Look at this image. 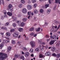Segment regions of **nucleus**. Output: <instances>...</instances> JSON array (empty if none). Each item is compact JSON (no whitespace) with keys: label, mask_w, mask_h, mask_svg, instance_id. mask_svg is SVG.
Segmentation results:
<instances>
[{"label":"nucleus","mask_w":60,"mask_h":60,"mask_svg":"<svg viewBox=\"0 0 60 60\" xmlns=\"http://www.w3.org/2000/svg\"><path fill=\"white\" fill-rule=\"evenodd\" d=\"M36 1V0H32V2L33 3H35Z\"/></svg>","instance_id":"42"},{"label":"nucleus","mask_w":60,"mask_h":60,"mask_svg":"<svg viewBox=\"0 0 60 60\" xmlns=\"http://www.w3.org/2000/svg\"><path fill=\"white\" fill-rule=\"evenodd\" d=\"M20 58L21 59H22L23 60H25V58H24V56H20Z\"/></svg>","instance_id":"20"},{"label":"nucleus","mask_w":60,"mask_h":60,"mask_svg":"<svg viewBox=\"0 0 60 60\" xmlns=\"http://www.w3.org/2000/svg\"><path fill=\"white\" fill-rule=\"evenodd\" d=\"M4 14H6V11H4Z\"/></svg>","instance_id":"59"},{"label":"nucleus","mask_w":60,"mask_h":60,"mask_svg":"<svg viewBox=\"0 0 60 60\" xmlns=\"http://www.w3.org/2000/svg\"><path fill=\"white\" fill-rule=\"evenodd\" d=\"M39 56L40 58H41V57H43V56L42 55V54H40L39 55Z\"/></svg>","instance_id":"34"},{"label":"nucleus","mask_w":60,"mask_h":60,"mask_svg":"<svg viewBox=\"0 0 60 60\" xmlns=\"http://www.w3.org/2000/svg\"><path fill=\"white\" fill-rule=\"evenodd\" d=\"M14 57H15V58H18L19 57V55L17 54H15V55Z\"/></svg>","instance_id":"25"},{"label":"nucleus","mask_w":60,"mask_h":60,"mask_svg":"<svg viewBox=\"0 0 60 60\" xmlns=\"http://www.w3.org/2000/svg\"><path fill=\"white\" fill-rule=\"evenodd\" d=\"M49 4H46L45 5V8H47V7H49Z\"/></svg>","instance_id":"39"},{"label":"nucleus","mask_w":60,"mask_h":60,"mask_svg":"<svg viewBox=\"0 0 60 60\" xmlns=\"http://www.w3.org/2000/svg\"><path fill=\"white\" fill-rule=\"evenodd\" d=\"M45 55L46 56H50L51 55V53L49 52H46L45 53Z\"/></svg>","instance_id":"6"},{"label":"nucleus","mask_w":60,"mask_h":60,"mask_svg":"<svg viewBox=\"0 0 60 60\" xmlns=\"http://www.w3.org/2000/svg\"><path fill=\"white\" fill-rule=\"evenodd\" d=\"M23 50H26L27 49L25 47H23Z\"/></svg>","instance_id":"45"},{"label":"nucleus","mask_w":60,"mask_h":60,"mask_svg":"<svg viewBox=\"0 0 60 60\" xmlns=\"http://www.w3.org/2000/svg\"><path fill=\"white\" fill-rule=\"evenodd\" d=\"M11 47L9 46L8 48V51H10V50H11Z\"/></svg>","instance_id":"18"},{"label":"nucleus","mask_w":60,"mask_h":60,"mask_svg":"<svg viewBox=\"0 0 60 60\" xmlns=\"http://www.w3.org/2000/svg\"><path fill=\"white\" fill-rule=\"evenodd\" d=\"M4 17H5V18H7V15H4Z\"/></svg>","instance_id":"48"},{"label":"nucleus","mask_w":60,"mask_h":60,"mask_svg":"<svg viewBox=\"0 0 60 60\" xmlns=\"http://www.w3.org/2000/svg\"><path fill=\"white\" fill-rule=\"evenodd\" d=\"M13 7L12 5L11 4H9L8 5V7L9 9H11Z\"/></svg>","instance_id":"10"},{"label":"nucleus","mask_w":60,"mask_h":60,"mask_svg":"<svg viewBox=\"0 0 60 60\" xmlns=\"http://www.w3.org/2000/svg\"><path fill=\"white\" fill-rule=\"evenodd\" d=\"M51 0H49V3L50 4H51Z\"/></svg>","instance_id":"51"},{"label":"nucleus","mask_w":60,"mask_h":60,"mask_svg":"<svg viewBox=\"0 0 60 60\" xmlns=\"http://www.w3.org/2000/svg\"><path fill=\"white\" fill-rule=\"evenodd\" d=\"M11 42L12 44H15L16 43V42H15V41L14 40L12 41Z\"/></svg>","instance_id":"30"},{"label":"nucleus","mask_w":60,"mask_h":60,"mask_svg":"<svg viewBox=\"0 0 60 60\" xmlns=\"http://www.w3.org/2000/svg\"><path fill=\"white\" fill-rule=\"evenodd\" d=\"M39 48L40 49H43V46H41V45H40L39 46Z\"/></svg>","instance_id":"44"},{"label":"nucleus","mask_w":60,"mask_h":60,"mask_svg":"<svg viewBox=\"0 0 60 60\" xmlns=\"http://www.w3.org/2000/svg\"><path fill=\"white\" fill-rule=\"evenodd\" d=\"M23 29L22 28H20L19 29V31L20 32H22Z\"/></svg>","instance_id":"13"},{"label":"nucleus","mask_w":60,"mask_h":60,"mask_svg":"<svg viewBox=\"0 0 60 60\" xmlns=\"http://www.w3.org/2000/svg\"><path fill=\"white\" fill-rule=\"evenodd\" d=\"M52 38L53 39H56V36H53L52 37Z\"/></svg>","instance_id":"23"},{"label":"nucleus","mask_w":60,"mask_h":60,"mask_svg":"<svg viewBox=\"0 0 60 60\" xmlns=\"http://www.w3.org/2000/svg\"><path fill=\"white\" fill-rule=\"evenodd\" d=\"M30 53L33 52H34V49H31L30 50Z\"/></svg>","instance_id":"22"},{"label":"nucleus","mask_w":60,"mask_h":60,"mask_svg":"<svg viewBox=\"0 0 60 60\" xmlns=\"http://www.w3.org/2000/svg\"><path fill=\"white\" fill-rule=\"evenodd\" d=\"M22 12L23 13H26V12H27V10L25 8H24L22 10Z\"/></svg>","instance_id":"5"},{"label":"nucleus","mask_w":60,"mask_h":60,"mask_svg":"<svg viewBox=\"0 0 60 60\" xmlns=\"http://www.w3.org/2000/svg\"><path fill=\"white\" fill-rule=\"evenodd\" d=\"M4 19V17L3 16H1V19Z\"/></svg>","instance_id":"52"},{"label":"nucleus","mask_w":60,"mask_h":60,"mask_svg":"<svg viewBox=\"0 0 60 60\" xmlns=\"http://www.w3.org/2000/svg\"><path fill=\"white\" fill-rule=\"evenodd\" d=\"M35 51L37 52H38L39 51V49L38 48H36L35 49Z\"/></svg>","instance_id":"41"},{"label":"nucleus","mask_w":60,"mask_h":60,"mask_svg":"<svg viewBox=\"0 0 60 60\" xmlns=\"http://www.w3.org/2000/svg\"><path fill=\"white\" fill-rule=\"evenodd\" d=\"M37 6V4H35L34 5V8H35Z\"/></svg>","instance_id":"43"},{"label":"nucleus","mask_w":60,"mask_h":60,"mask_svg":"<svg viewBox=\"0 0 60 60\" xmlns=\"http://www.w3.org/2000/svg\"><path fill=\"white\" fill-rule=\"evenodd\" d=\"M28 3L29 4H30V3H31V1H30V0H29L28 1Z\"/></svg>","instance_id":"50"},{"label":"nucleus","mask_w":60,"mask_h":60,"mask_svg":"<svg viewBox=\"0 0 60 60\" xmlns=\"http://www.w3.org/2000/svg\"><path fill=\"white\" fill-rule=\"evenodd\" d=\"M34 30V28H30V31H33Z\"/></svg>","instance_id":"32"},{"label":"nucleus","mask_w":60,"mask_h":60,"mask_svg":"<svg viewBox=\"0 0 60 60\" xmlns=\"http://www.w3.org/2000/svg\"><path fill=\"white\" fill-rule=\"evenodd\" d=\"M56 3H59V4H60V0H56Z\"/></svg>","instance_id":"14"},{"label":"nucleus","mask_w":60,"mask_h":60,"mask_svg":"<svg viewBox=\"0 0 60 60\" xmlns=\"http://www.w3.org/2000/svg\"><path fill=\"white\" fill-rule=\"evenodd\" d=\"M57 30H55L53 31V32H54V33H56V32H57Z\"/></svg>","instance_id":"56"},{"label":"nucleus","mask_w":60,"mask_h":60,"mask_svg":"<svg viewBox=\"0 0 60 60\" xmlns=\"http://www.w3.org/2000/svg\"><path fill=\"white\" fill-rule=\"evenodd\" d=\"M55 49H55V48L54 47H53L51 49V50H52V51L53 52L55 50Z\"/></svg>","instance_id":"17"},{"label":"nucleus","mask_w":60,"mask_h":60,"mask_svg":"<svg viewBox=\"0 0 60 60\" xmlns=\"http://www.w3.org/2000/svg\"><path fill=\"white\" fill-rule=\"evenodd\" d=\"M40 29H41V28L40 27H39L38 29H37L36 30V31H37V32H38L39 31H40Z\"/></svg>","instance_id":"29"},{"label":"nucleus","mask_w":60,"mask_h":60,"mask_svg":"<svg viewBox=\"0 0 60 60\" xmlns=\"http://www.w3.org/2000/svg\"><path fill=\"white\" fill-rule=\"evenodd\" d=\"M4 45L3 44H1L0 45V49H2L4 47Z\"/></svg>","instance_id":"26"},{"label":"nucleus","mask_w":60,"mask_h":60,"mask_svg":"<svg viewBox=\"0 0 60 60\" xmlns=\"http://www.w3.org/2000/svg\"><path fill=\"white\" fill-rule=\"evenodd\" d=\"M21 3H22V4H24L25 3V1L24 0H21Z\"/></svg>","instance_id":"33"},{"label":"nucleus","mask_w":60,"mask_h":60,"mask_svg":"<svg viewBox=\"0 0 60 60\" xmlns=\"http://www.w3.org/2000/svg\"><path fill=\"white\" fill-rule=\"evenodd\" d=\"M40 12L41 13H43L44 12L43 9H41L40 10Z\"/></svg>","instance_id":"27"},{"label":"nucleus","mask_w":60,"mask_h":60,"mask_svg":"<svg viewBox=\"0 0 60 60\" xmlns=\"http://www.w3.org/2000/svg\"><path fill=\"white\" fill-rule=\"evenodd\" d=\"M49 39H47V41L48 42V41H49Z\"/></svg>","instance_id":"63"},{"label":"nucleus","mask_w":60,"mask_h":60,"mask_svg":"<svg viewBox=\"0 0 60 60\" xmlns=\"http://www.w3.org/2000/svg\"><path fill=\"white\" fill-rule=\"evenodd\" d=\"M9 23L8 22H7L6 23L5 25L6 26H8L9 25Z\"/></svg>","instance_id":"40"},{"label":"nucleus","mask_w":60,"mask_h":60,"mask_svg":"<svg viewBox=\"0 0 60 60\" xmlns=\"http://www.w3.org/2000/svg\"><path fill=\"white\" fill-rule=\"evenodd\" d=\"M6 36L8 37H9L11 35V34L10 32H8L6 33Z\"/></svg>","instance_id":"11"},{"label":"nucleus","mask_w":60,"mask_h":60,"mask_svg":"<svg viewBox=\"0 0 60 60\" xmlns=\"http://www.w3.org/2000/svg\"><path fill=\"white\" fill-rule=\"evenodd\" d=\"M21 37V36L20 35H19V37H18V38L19 39L20 38V37Z\"/></svg>","instance_id":"61"},{"label":"nucleus","mask_w":60,"mask_h":60,"mask_svg":"<svg viewBox=\"0 0 60 60\" xmlns=\"http://www.w3.org/2000/svg\"><path fill=\"white\" fill-rule=\"evenodd\" d=\"M14 36L15 38H17L19 36V33L18 32H16L13 35Z\"/></svg>","instance_id":"3"},{"label":"nucleus","mask_w":60,"mask_h":60,"mask_svg":"<svg viewBox=\"0 0 60 60\" xmlns=\"http://www.w3.org/2000/svg\"><path fill=\"white\" fill-rule=\"evenodd\" d=\"M23 6V4H20L18 5V7L19 8H21Z\"/></svg>","instance_id":"16"},{"label":"nucleus","mask_w":60,"mask_h":60,"mask_svg":"<svg viewBox=\"0 0 60 60\" xmlns=\"http://www.w3.org/2000/svg\"><path fill=\"white\" fill-rule=\"evenodd\" d=\"M38 42H39V43H40V44H42V45H44L45 44V43H43L42 42H41L40 41H38Z\"/></svg>","instance_id":"12"},{"label":"nucleus","mask_w":60,"mask_h":60,"mask_svg":"<svg viewBox=\"0 0 60 60\" xmlns=\"http://www.w3.org/2000/svg\"><path fill=\"white\" fill-rule=\"evenodd\" d=\"M54 42L55 41H54V40L51 41L49 42V45H53V44L54 43Z\"/></svg>","instance_id":"7"},{"label":"nucleus","mask_w":60,"mask_h":60,"mask_svg":"<svg viewBox=\"0 0 60 60\" xmlns=\"http://www.w3.org/2000/svg\"><path fill=\"white\" fill-rule=\"evenodd\" d=\"M54 30L53 29H52L50 30V31H51V32H53V31H54Z\"/></svg>","instance_id":"57"},{"label":"nucleus","mask_w":60,"mask_h":60,"mask_svg":"<svg viewBox=\"0 0 60 60\" xmlns=\"http://www.w3.org/2000/svg\"><path fill=\"white\" fill-rule=\"evenodd\" d=\"M15 31V29H12L10 30L11 33H12V32H13Z\"/></svg>","instance_id":"24"},{"label":"nucleus","mask_w":60,"mask_h":60,"mask_svg":"<svg viewBox=\"0 0 60 60\" xmlns=\"http://www.w3.org/2000/svg\"><path fill=\"white\" fill-rule=\"evenodd\" d=\"M25 39L26 40H28L29 39H28V38H25Z\"/></svg>","instance_id":"58"},{"label":"nucleus","mask_w":60,"mask_h":60,"mask_svg":"<svg viewBox=\"0 0 60 60\" xmlns=\"http://www.w3.org/2000/svg\"><path fill=\"white\" fill-rule=\"evenodd\" d=\"M4 30H7V28H6V27H4Z\"/></svg>","instance_id":"54"},{"label":"nucleus","mask_w":60,"mask_h":60,"mask_svg":"<svg viewBox=\"0 0 60 60\" xmlns=\"http://www.w3.org/2000/svg\"><path fill=\"white\" fill-rule=\"evenodd\" d=\"M27 9L28 10H30L32 9V7L30 5H28L27 7Z\"/></svg>","instance_id":"4"},{"label":"nucleus","mask_w":60,"mask_h":60,"mask_svg":"<svg viewBox=\"0 0 60 60\" xmlns=\"http://www.w3.org/2000/svg\"><path fill=\"white\" fill-rule=\"evenodd\" d=\"M1 29H3V30H4V26H2L1 27Z\"/></svg>","instance_id":"60"},{"label":"nucleus","mask_w":60,"mask_h":60,"mask_svg":"<svg viewBox=\"0 0 60 60\" xmlns=\"http://www.w3.org/2000/svg\"><path fill=\"white\" fill-rule=\"evenodd\" d=\"M29 53L28 52H26L24 54V56L25 57H27L29 56Z\"/></svg>","instance_id":"8"},{"label":"nucleus","mask_w":60,"mask_h":60,"mask_svg":"<svg viewBox=\"0 0 60 60\" xmlns=\"http://www.w3.org/2000/svg\"><path fill=\"white\" fill-rule=\"evenodd\" d=\"M53 27L55 28L56 29L57 28V26H53V27H52V28H53Z\"/></svg>","instance_id":"47"},{"label":"nucleus","mask_w":60,"mask_h":60,"mask_svg":"<svg viewBox=\"0 0 60 60\" xmlns=\"http://www.w3.org/2000/svg\"><path fill=\"white\" fill-rule=\"evenodd\" d=\"M0 34L1 35H4V33H1Z\"/></svg>","instance_id":"64"},{"label":"nucleus","mask_w":60,"mask_h":60,"mask_svg":"<svg viewBox=\"0 0 60 60\" xmlns=\"http://www.w3.org/2000/svg\"><path fill=\"white\" fill-rule=\"evenodd\" d=\"M16 22L17 23H21V21H20L16 20Z\"/></svg>","instance_id":"35"},{"label":"nucleus","mask_w":60,"mask_h":60,"mask_svg":"<svg viewBox=\"0 0 60 60\" xmlns=\"http://www.w3.org/2000/svg\"><path fill=\"white\" fill-rule=\"evenodd\" d=\"M12 25L13 26H14V27H15V26H16V24L15 23H13L12 24Z\"/></svg>","instance_id":"38"},{"label":"nucleus","mask_w":60,"mask_h":60,"mask_svg":"<svg viewBox=\"0 0 60 60\" xmlns=\"http://www.w3.org/2000/svg\"><path fill=\"white\" fill-rule=\"evenodd\" d=\"M7 57V54L4 53H0V60H3Z\"/></svg>","instance_id":"1"},{"label":"nucleus","mask_w":60,"mask_h":60,"mask_svg":"<svg viewBox=\"0 0 60 60\" xmlns=\"http://www.w3.org/2000/svg\"><path fill=\"white\" fill-rule=\"evenodd\" d=\"M47 24H48V23H47L45 22V23L44 24V25L45 26H46V25H47Z\"/></svg>","instance_id":"62"},{"label":"nucleus","mask_w":60,"mask_h":60,"mask_svg":"<svg viewBox=\"0 0 60 60\" xmlns=\"http://www.w3.org/2000/svg\"><path fill=\"white\" fill-rule=\"evenodd\" d=\"M34 33H31V34H30V35H34Z\"/></svg>","instance_id":"46"},{"label":"nucleus","mask_w":60,"mask_h":60,"mask_svg":"<svg viewBox=\"0 0 60 60\" xmlns=\"http://www.w3.org/2000/svg\"><path fill=\"white\" fill-rule=\"evenodd\" d=\"M56 57L57 58H59L60 57V54H58L56 55Z\"/></svg>","instance_id":"21"},{"label":"nucleus","mask_w":60,"mask_h":60,"mask_svg":"<svg viewBox=\"0 0 60 60\" xmlns=\"http://www.w3.org/2000/svg\"><path fill=\"white\" fill-rule=\"evenodd\" d=\"M38 11L37 10H35L34 11V13L35 14H36V13H38Z\"/></svg>","instance_id":"19"},{"label":"nucleus","mask_w":60,"mask_h":60,"mask_svg":"<svg viewBox=\"0 0 60 60\" xmlns=\"http://www.w3.org/2000/svg\"><path fill=\"white\" fill-rule=\"evenodd\" d=\"M26 20H27V18H23L22 19V21L23 22H25V21H26Z\"/></svg>","instance_id":"15"},{"label":"nucleus","mask_w":60,"mask_h":60,"mask_svg":"<svg viewBox=\"0 0 60 60\" xmlns=\"http://www.w3.org/2000/svg\"><path fill=\"white\" fill-rule=\"evenodd\" d=\"M10 11H11H11H13V8L10 9Z\"/></svg>","instance_id":"55"},{"label":"nucleus","mask_w":60,"mask_h":60,"mask_svg":"<svg viewBox=\"0 0 60 60\" xmlns=\"http://www.w3.org/2000/svg\"><path fill=\"white\" fill-rule=\"evenodd\" d=\"M52 56H54V57H56V54H55V53H54L52 54Z\"/></svg>","instance_id":"37"},{"label":"nucleus","mask_w":60,"mask_h":60,"mask_svg":"<svg viewBox=\"0 0 60 60\" xmlns=\"http://www.w3.org/2000/svg\"><path fill=\"white\" fill-rule=\"evenodd\" d=\"M24 25L25 24L23 22H22L20 24V26H24Z\"/></svg>","instance_id":"28"},{"label":"nucleus","mask_w":60,"mask_h":60,"mask_svg":"<svg viewBox=\"0 0 60 60\" xmlns=\"http://www.w3.org/2000/svg\"><path fill=\"white\" fill-rule=\"evenodd\" d=\"M31 13H32L31 11L28 12V15H31Z\"/></svg>","instance_id":"36"},{"label":"nucleus","mask_w":60,"mask_h":60,"mask_svg":"<svg viewBox=\"0 0 60 60\" xmlns=\"http://www.w3.org/2000/svg\"><path fill=\"white\" fill-rule=\"evenodd\" d=\"M7 14L9 16H11L12 15V13L10 12H7Z\"/></svg>","instance_id":"9"},{"label":"nucleus","mask_w":60,"mask_h":60,"mask_svg":"<svg viewBox=\"0 0 60 60\" xmlns=\"http://www.w3.org/2000/svg\"><path fill=\"white\" fill-rule=\"evenodd\" d=\"M9 42V40H8L6 41V42L7 43H8V42Z\"/></svg>","instance_id":"49"},{"label":"nucleus","mask_w":60,"mask_h":60,"mask_svg":"<svg viewBox=\"0 0 60 60\" xmlns=\"http://www.w3.org/2000/svg\"><path fill=\"white\" fill-rule=\"evenodd\" d=\"M30 44H31L32 48L35 47V43L34 41H31L30 42Z\"/></svg>","instance_id":"2"},{"label":"nucleus","mask_w":60,"mask_h":60,"mask_svg":"<svg viewBox=\"0 0 60 60\" xmlns=\"http://www.w3.org/2000/svg\"><path fill=\"white\" fill-rule=\"evenodd\" d=\"M51 11V10H50V9H48L47 11V13H49Z\"/></svg>","instance_id":"31"},{"label":"nucleus","mask_w":60,"mask_h":60,"mask_svg":"<svg viewBox=\"0 0 60 60\" xmlns=\"http://www.w3.org/2000/svg\"><path fill=\"white\" fill-rule=\"evenodd\" d=\"M45 37L46 38H49V35H47Z\"/></svg>","instance_id":"53"}]
</instances>
